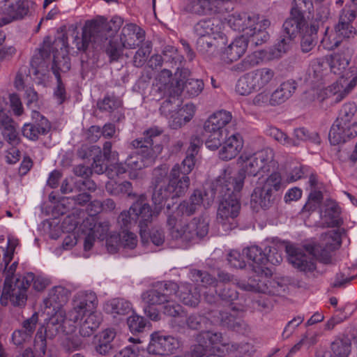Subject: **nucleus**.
Instances as JSON below:
<instances>
[{"label": "nucleus", "instance_id": "obj_1", "mask_svg": "<svg viewBox=\"0 0 357 357\" xmlns=\"http://www.w3.org/2000/svg\"><path fill=\"white\" fill-rule=\"evenodd\" d=\"M227 24L234 31L243 33L234 38L227 47H222L219 52H222V58L227 62L236 61L245 54L249 39L257 46L266 42L269 38L267 29L271 22L259 15L234 13L229 15Z\"/></svg>", "mask_w": 357, "mask_h": 357}, {"label": "nucleus", "instance_id": "obj_2", "mask_svg": "<svg viewBox=\"0 0 357 357\" xmlns=\"http://www.w3.org/2000/svg\"><path fill=\"white\" fill-rule=\"evenodd\" d=\"M160 207L156 206L153 211L149 204L146 202V197L141 195L137 200L132 204L129 210L123 211L118 218V224L122 231L119 234H111L106 238V247L109 253L114 254L121 248L132 250L137 245V236L129 231L137 220L140 227V235L142 243L147 242L145 228L151 222L153 215L159 213Z\"/></svg>", "mask_w": 357, "mask_h": 357}, {"label": "nucleus", "instance_id": "obj_3", "mask_svg": "<svg viewBox=\"0 0 357 357\" xmlns=\"http://www.w3.org/2000/svg\"><path fill=\"white\" fill-rule=\"evenodd\" d=\"M287 245L275 241H267L264 251L257 245H252L243 250V253L252 262L251 264L257 278H250L248 282L239 283L241 289L245 291L271 294L273 291L268 285L270 282L267 275L270 273L268 263L278 265L282 261V252Z\"/></svg>", "mask_w": 357, "mask_h": 357}, {"label": "nucleus", "instance_id": "obj_4", "mask_svg": "<svg viewBox=\"0 0 357 357\" xmlns=\"http://www.w3.org/2000/svg\"><path fill=\"white\" fill-rule=\"evenodd\" d=\"M72 309L67 313L66 324H63L61 330L67 333L74 331L75 324L79 322V333L82 336L89 337L99 327L102 317L96 311L98 300L92 291H79L72 301Z\"/></svg>", "mask_w": 357, "mask_h": 357}, {"label": "nucleus", "instance_id": "obj_5", "mask_svg": "<svg viewBox=\"0 0 357 357\" xmlns=\"http://www.w3.org/2000/svg\"><path fill=\"white\" fill-rule=\"evenodd\" d=\"M341 245L340 229L329 231L321 236L320 244H308L303 248L287 245L286 252L288 261L295 268L303 272H311L315 269L314 258L327 261L329 253Z\"/></svg>", "mask_w": 357, "mask_h": 357}, {"label": "nucleus", "instance_id": "obj_6", "mask_svg": "<svg viewBox=\"0 0 357 357\" xmlns=\"http://www.w3.org/2000/svg\"><path fill=\"white\" fill-rule=\"evenodd\" d=\"M352 51L345 48L343 51L331 54L328 59L331 75L340 76L337 82L322 89L317 98L323 101L327 98L334 96V101L340 102L344 98L357 84V72L348 68Z\"/></svg>", "mask_w": 357, "mask_h": 357}, {"label": "nucleus", "instance_id": "obj_7", "mask_svg": "<svg viewBox=\"0 0 357 357\" xmlns=\"http://www.w3.org/2000/svg\"><path fill=\"white\" fill-rule=\"evenodd\" d=\"M273 158L274 152L269 148L255 153L244 151L238 159L241 169L236 172L230 167H227L219 176V182L229 183L234 190L240 191L243 186L245 174L255 176L261 170L268 171L274 162Z\"/></svg>", "mask_w": 357, "mask_h": 357}, {"label": "nucleus", "instance_id": "obj_8", "mask_svg": "<svg viewBox=\"0 0 357 357\" xmlns=\"http://www.w3.org/2000/svg\"><path fill=\"white\" fill-rule=\"evenodd\" d=\"M161 132L162 130L159 128H151L145 131L144 140L137 139L132 142L131 146L137 149V151L135 154L129 155L126 160L130 178H136L137 171L151 165L161 153L162 148L160 145L152 147V138L160 135Z\"/></svg>", "mask_w": 357, "mask_h": 357}, {"label": "nucleus", "instance_id": "obj_9", "mask_svg": "<svg viewBox=\"0 0 357 357\" xmlns=\"http://www.w3.org/2000/svg\"><path fill=\"white\" fill-rule=\"evenodd\" d=\"M222 26V22L215 17L199 21L194 26L198 51L203 54H218L227 43Z\"/></svg>", "mask_w": 357, "mask_h": 357}, {"label": "nucleus", "instance_id": "obj_10", "mask_svg": "<svg viewBox=\"0 0 357 357\" xmlns=\"http://www.w3.org/2000/svg\"><path fill=\"white\" fill-rule=\"evenodd\" d=\"M31 284L36 291H40L47 287L49 280L33 273L20 276L13 284H8L6 280L0 298L1 303L6 305L10 301L15 306L24 305L27 298L26 291Z\"/></svg>", "mask_w": 357, "mask_h": 357}, {"label": "nucleus", "instance_id": "obj_11", "mask_svg": "<svg viewBox=\"0 0 357 357\" xmlns=\"http://www.w3.org/2000/svg\"><path fill=\"white\" fill-rule=\"evenodd\" d=\"M68 45L63 36L56 38L52 44L50 37L44 39L42 52H52L53 54L52 71L57 79V87L54 92V96L59 104H61L66 99V91L61 82L59 72H67L70 68V59L68 56Z\"/></svg>", "mask_w": 357, "mask_h": 357}, {"label": "nucleus", "instance_id": "obj_12", "mask_svg": "<svg viewBox=\"0 0 357 357\" xmlns=\"http://www.w3.org/2000/svg\"><path fill=\"white\" fill-rule=\"evenodd\" d=\"M202 141L199 137H193L187 151V155L181 165L176 164L171 170V180L166 195H184L190 185L188 174L192 171L195 165V155L197 154Z\"/></svg>", "mask_w": 357, "mask_h": 357}, {"label": "nucleus", "instance_id": "obj_13", "mask_svg": "<svg viewBox=\"0 0 357 357\" xmlns=\"http://www.w3.org/2000/svg\"><path fill=\"white\" fill-rule=\"evenodd\" d=\"M216 190L222 195L220 202L217 220L224 230H231L236 227L235 219L239 214L241 204L238 193L229 183H220L219 178L216 181Z\"/></svg>", "mask_w": 357, "mask_h": 357}, {"label": "nucleus", "instance_id": "obj_14", "mask_svg": "<svg viewBox=\"0 0 357 357\" xmlns=\"http://www.w3.org/2000/svg\"><path fill=\"white\" fill-rule=\"evenodd\" d=\"M123 19L114 16L109 22L102 17L87 22L82 33V45L79 50H85L89 43L100 44L115 33L122 26Z\"/></svg>", "mask_w": 357, "mask_h": 357}, {"label": "nucleus", "instance_id": "obj_15", "mask_svg": "<svg viewBox=\"0 0 357 357\" xmlns=\"http://www.w3.org/2000/svg\"><path fill=\"white\" fill-rule=\"evenodd\" d=\"M102 207V202L97 200L91 202L87 206V211L90 213L91 218L84 220L82 225L85 251L91 250L96 243L104 240L109 231L108 221H99L93 217L101 211Z\"/></svg>", "mask_w": 357, "mask_h": 357}, {"label": "nucleus", "instance_id": "obj_16", "mask_svg": "<svg viewBox=\"0 0 357 357\" xmlns=\"http://www.w3.org/2000/svg\"><path fill=\"white\" fill-rule=\"evenodd\" d=\"M70 291L63 286L59 285L52 287L48 296L44 299V313L48 317V326H54L56 330L66 324V317L63 309V305L68 301Z\"/></svg>", "mask_w": 357, "mask_h": 357}, {"label": "nucleus", "instance_id": "obj_17", "mask_svg": "<svg viewBox=\"0 0 357 357\" xmlns=\"http://www.w3.org/2000/svg\"><path fill=\"white\" fill-rule=\"evenodd\" d=\"M167 225L172 238L183 244L194 241L197 237L203 238L208 231V223L204 218H194L188 223H183L169 215Z\"/></svg>", "mask_w": 357, "mask_h": 357}, {"label": "nucleus", "instance_id": "obj_18", "mask_svg": "<svg viewBox=\"0 0 357 357\" xmlns=\"http://www.w3.org/2000/svg\"><path fill=\"white\" fill-rule=\"evenodd\" d=\"M197 344L191 347L190 351L185 357H203L208 352L217 350L220 346L227 347V353L238 351L239 346L236 344H229L226 342L220 333L210 331L199 333L196 337Z\"/></svg>", "mask_w": 357, "mask_h": 357}, {"label": "nucleus", "instance_id": "obj_19", "mask_svg": "<svg viewBox=\"0 0 357 357\" xmlns=\"http://www.w3.org/2000/svg\"><path fill=\"white\" fill-rule=\"evenodd\" d=\"M286 186L278 172L272 173L265 181H259L252 194V201L258 204L263 209L269 208L273 204V192L280 191Z\"/></svg>", "mask_w": 357, "mask_h": 357}, {"label": "nucleus", "instance_id": "obj_20", "mask_svg": "<svg viewBox=\"0 0 357 357\" xmlns=\"http://www.w3.org/2000/svg\"><path fill=\"white\" fill-rule=\"evenodd\" d=\"M331 76L328 56L317 58L310 62L305 76V82L308 85L314 87L308 92L310 96H313V100L320 101L317 98V95L321 90L326 89L320 88V86L329 80Z\"/></svg>", "mask_w": 357, "mask_h": 357}, {"label": "nucleus", "instance_id": "obj_21", "mask_svg": "<svg viewBox=\"0 0 357 357\" xmlns=\"http://www.w3.org/2000/svg\"><path fill=\"white\" fill-rule=\"evenodd\" d=\"M177 284L169 282L168 283L159 282L152 289L144 292L142 294L143 302L147 305L144 307V312L152 320H157L159 314L158 312H151V306L160 305L164 304L171 296L172 291H175Z\"/></svg>", "mask_w": 357, "mask_h": 357}, {"label": "nucleus", "instance_id": "obj_22", "mask_svg": "<svg viewBox=\"0 0 357 357\" xmlns=\"http://www.w3.org/2000/svg\"><path fill=\"white\" fill-rule=\"evenodd\" d=\"M33 4L30 0H1L0 26L23 19L29 14Z\"/></svg>", "mask_w": 357, "mask_h": 357}, {"label": "nucleus", "instance_id": "obj_23", "mask_svg": "<svg viewBox=\"0 0 357 357\" xmlns=\"http://www.w3.org/2000/svg\"><path fill=\"white\" fill-rule=\"evenodd\" d=\"M214 200L212 193H208L204 189H197L193 191L188 201L182 202L177 208L178 213L191 215L197 211L210 207Z\"/></svg>", "mask_w": 357, "mask_h": 357}, {"label": "nucleus", "instance_id": "obj_24", "mask_svg": "<svg viewBox=\"0 0 357 357\" xmlns=\"http://www.w3.org/2000/svg\"><path fill=\"white\" fill-rule=\"evenodd\" d=\"M180 346L181 342L178 338L155 331L151 335L147 351L149 354L156 355H169L174 353Z\"/></svg>", "mask_w": 357, "mask_h": 357}, {"label": "nucleus", "instance_id": "obj_25", "mask_svg": "<svg viewBox=\"0 0 357 357\" xmlns=\"http://www.w3.org/2000/svg\"><path fill=\"white\" fill-rule=\"evenodd\" d=\"M169 169L166 165H161L158 168L154 169L153 176L155 178V186L153 193V202L155 206H160L162 202L169 198H176L181 196L174 195L173 193L166 196V191L169 190L171 180V172L169 173L168 183L166 185L165 180L168 174Z\"/></svg>", "mask_w": 357, "mask_h": 357}, {"label": "nucleus", "instance_id": "obj_26", "mask_svg": "<svg viewBox=\"0 0 357 357\" xmlns=\"http://www.w3.org/2000/svg\"><path fill=\"white\" fill-rule=\"evenodd\" d=\"M6 105L5 98L0 96V130L4 134L5 139L10 144L15 146L20 143V137L17 131V124L8 114Z\"/></svg>", "mask_w": 357, "mask_h": 357}, {"label": "nucleus", "instance_id": "obj_27", "mask_svg": "<svg viewBox=\"0 0 357 357\" xmlns=\"http://www.w3.org/2000/svg\"><path fill=\"white\" fill-rule=\"evenodd\" d=\"M159 89L161 90L168 91L169 94L174 96H179L183 91H185L186 94L190 98L197 96L204 89V83L201 79L189 78L186 81L183 79L177 80L174 84L170 81L165 83L164 86H160Z\"/></svg>", "mask_w": 357, "mask_h": 357}, {"label": "nucleus", "instance_id": "obj_28", "mask_svg": "<svg viewBox=\"0 0 357 357\" xmlns=\"http://www.w3.org/2000/svg\"><path fill=\"white\" fill-rule=\"evenodd\" d=\"M31 119L34 123H24L22 131L26 138L36 141L41 135L47 134L51 126L49 121L35 109H33L31 112Z\"/></svg>", "mask_w": 357, "mask_h": 357}, {"label": "nucleus", "instance_id": "obj_29", "mask_svg": "<svg viewBox=\"0 0 357 357\" xmlns=\"http://www.w3.org/2000/svg\"><path fill=\"white\" fill-rule=\"evenodd\" d=\"M357 136V122H334L329 132L333 145L344 143Z\"/></svg>", "mask_w": 357, "mask_h": 357}, {"label": "nucleus", "instance_id": "obj_30", "mask_svg": "<svg viewBox=\"0 0 357 357\" xmlns=\"http://www.w3.org/2000/svg\"><path fill=\"white\" fill-rule=\"evenodd\" d=\"M172 79V73L167 69H165L161 71L158 76V79L156 81L155 87H157V90H158L161 93L164 95L169 96L172 99H167L162 102L160 111V113L165 115L167 117H169L172 113L176 111V107L179 105V100L176 98L177 96L170 95L167 90L166 91L165 90H161L159 89L160 86H164L165 83H168V81H171Z\"/></svg>", "mask_w": 357, "mask_h": 357}, {"label": "nucleus", "instance_id": "obj_31", "mask_svg": "<svg viewBox=\"0 0 357 357\" xmlns=\"http://www.w3.org/2000/svg\"><path fill=\"white\" fill-rule=\"evenodd\" d=\"M144 31L132 23L126 24L121 30L120 41L125 49H135L144 40Z\"/></svg>", "mask_w": 357, "mask_h": 357}, {"label": "nucleus", "instance_id": "obj_32", "mask_svg": "<svg viewBox=\"0 0 357 357\" xmlns=\"http://www.w3.org/2000/svg\"><path fill=\"white\" fill-rule=\"evenodd\" d=\"M243 140L239 133L235 132L226 137L219 151V157L223 160L234 158L242 150Z\"/></svg>", "mask_w": 357, "mask_h": 357}, {"label": "nucleus", "instance_id": "obj_33", "mask_svg": "<svg viewBox=\"0 0 357 357\" xmlns=\"http://www.w3.org/2000/svg\"><path fill=\"white\" fill-rule=\"evenodd\" d=\"M309 26L301 11L297 9H291L290 16L283 24L285 33L289 38H294L299 33L305 31V27Z\"/></svg>", "mask_w": 357, "mask_h": 357}, {"label": "nucleus", "instance_id": "obj_34", "mask_svg": "<svg viewBox=\"0 0 357 357\" xmlns=\"http://www.w3.org/2000/svg\"><path fill=\"white\" fill-rule=\"evenodd\" d=\"M232 115L226 110H220L212 114L206 120L204 124L205 132H220L227 131L225 126L231 121Z\"/></svg>", "mask_w": 357, "mask_h": 357}, {"label": "nucleus", "instance_id": "obj_35", "mask_svg": "<svg viewBox=\"0 0 357 357\" xmlns=\"http://www.w3.org/2000/svg\"><path fill=\"white\" fill-rule=\"evenodd\" d=\"M272 60L268 50H257L247 55L241 62L232 67L235 71L243 72L261 63Z\"/></svg>", "mask_w": 357, "mask_h": 357}, {"label": "nucleus", "instance_id": "obj_36", "mask_svg": "<svg viewBox=\"0 0 357 357\" xmlns=\"http://www.w3.org/2000/svg\"><path fill=\"white\" fill-rule=\"evenodd\" d=\"M340 214V210L336 202L328 200L325 204L324 209L321 211L320 217L325 226L333 227L341 224Z\"/></svg>", "mask_w": 357, "mask_h": 357}, {"label": "nucleus", "instance_id": "obj_37", "mask_svg": "<svg viewBox=\"0 0 357 357\" xmlns=\"http://www.w3.org/2000/svg\"><path fill=\"white\" fill-rule=\"evenodd\" d=\"M357 8L354 5L346 6L341 11L339 17L337 26L338 31H344V34L352 36L354 31V27L352 22L356 18Z\"/></svg>", "mask_w": 357, "mask_h": 357}, {"label": "nucleus", "instance_id": "obj_38", "mask_svg": "<svg viewBox=\"0 0 357 357\" xmlns=\"http://www.w3.org/2000/svg\"><path fill=\"white\" fill-rule=\"evenodd\" d=\"M344 33L345 31L343 30L338 31L337 26L334 29L326 28L321 40V46L327 50H334L340 45L344 39L351 36L349 34L346 35Z\"/></svg>", "mask_w": 357, "mask_h": 357}, {"label": "nucleus", "instance_id": "obj_39", "mask_svg": "<svg viewBox=\"0 0 357 357\" xmlns=\"http://www.w3.org/2000/svg\"><path fill=\"white\" fill-rule=\"evenodd\" d=\"M176 296L183 302L184 305L189 306H196L200 300V292L197 291V288L192 291L190 284L188 283H182L179 286L177 285L176 290Z\"/></svg>", "mask_w": 357, "mask_h": 357}, {"label": "nucleus", "instance_id": "obj_40", "mask_svg": "<svg viewBox=\"0 0 357 357\" xmlns=\"http://www.w3.org/2000/svg\"><path fill=\"white\" fill-rule=\"evenodd\" d=\"M251 73L258 90L270 85L275 77L274 70L267 67L253 70Z\"/></svg>", "mask_w": 357, "mask_h": 357}, {"label": "nucleus", "instance_id": "obj_41", "mask_svg": "<svg viewBox=\"0 0 357 357\" xmlns=\"http://www.w3.org/2000/svg\"><path fill=\"white\" fill-rule=\"evenodd\" d=\"M319 26V22H314L310 24V26L305 27V31L302 33L301 41V47L303 52L307 53L314 47Z\"/></svg>", "mask_w": 357, "mask_h": 357}, {"label": "nucleus", "instance_id": "obj_42", "mask_svg": "<svg viewBox=\"0 0 357 357\" xmlns=\"http://www.w3.org/2000/svg\"><path fill=\"white\" fill-rule=\"evenodd\" d=\"M105 310L114 317L128 314L132 310L129 301L121 298H114L106 303Z\"/></svg>", "mask_w": 357, "mask_h": 357}, {"label": "nucleus", "instance_id": "obj_43", "mask_svg": "<svg viewBox=\"0 0 357 357\" xmlns=\"http://www.w3.org/2000/svg\"><path fill=\"white\" fill-rule=\"evenodd\" d=\"M236 92L241 96H248L254 91L258 90L254 77L250 72L245 73L238 79L236 87Z\"/></svg>", "mask_w": 357, "mask_h": 357}, {"label": "nucleus", "instance_id": "obj_44", "mask_svg": "<svg viewBox=\"0 0 357 357\" xmlns=\"http://www.w3.org/2000/svg\"><path fill=\"white\" fill-rule=\"evenodd\" d=\"M295 87L289 82L282 83L278 89L274 91L271 96L272 106L284 102L294 92Z\"/></svg>", "mask_w": 357, "mask_h": 357}, {"label": "nucleus", "instance_id": "obj_45", "mask_svg": "<svg viewBox=\"0 0 357 357\" xmlns=\"http://www.w3.org/2000/svg\"><path fill=\"white\" fill-rule=\"evenodd\" d=\"M218 320L215 321L220 324L232 329L236 330L241 324V313L232 310L231 312H221L219 313Z\"/></svg>", "mask_w": 357, "mask_h": 357}, {"label": "nucleus", "instance_id": "obj_46", "mask_svg": "<svg viewBox=\"0 0 357 357\" xmlns=\"http://www.w3.org/2000/svg\"><path fill=\"white\" fill-rule=\"evenodd\" d=\"M106 190L112 195L126 194L130 198L136 197V194L132 192V185L130 182L124 181L117 183L112 181L106 183Z\"/></svg>", "mask_w": 357, "mask_h": 357}, {"label": "nucleus", "instance_id": "obj_47", "mask_svg": "<svg viewBox=\"0 0 357 357\" xmlns=\"http://www.w3.org/2000/svg\"><path fill=\"white\" fill-rule=\"evenodd\" d=\"M335 122H357V107L354 103L344 104Z\"/></svg>", "mask_w": 357, "mask_h": 357}, {"label": "nucleus", "instance_id": "obj_48", "mask_svg": "<svg viewBox=\"0 0 357 357\" xmlns=\"http://www.w3.org/2000/svg\"><path fill=\"white\" fill-rule=\"evenodd\" d=\"M266 134L273 138L280 144L287 146H296L297 143L289 138L284 132L273 126H268L266 130Z\"/></svg>", "mask_w": 357, "mask_h": 357}, {"label": "nucleus", "instance_id": "obj_49", "mask_svg": "<svg viewBox=\"0 0 357 357\" xmlns=\"http://www.w3.org/2000/svg\"><path fill=\"white\" fill-rule=\"evenodd\" d=\"M190 278L195 281L198 282L200 280L203 286L208 285L210 287V289L211 288H215L217 285V281L215 278L211 276L206 272H202L199 270H192L190 272Z\"/></svg>", "mask_w": 357, "mask_h": 357}, {"label": "nucleus", "instance_id": "obj_50", "mask_svg": "<svg viewBox=\"0 0 357 357\" xmlns=\"http://www.w3.org/2000/svg\"><path fill=\"white\" fill-rule=\"evenodd\" d=\"M151 45L146 42L144 45L139 48L133 57V63L137 67L142 66L146 61L151 52Z\"/></svg>", "mask_w": 357, "mask_h": 357}, {"label": "nucleus", "instance_id": "obj_51", "mask_svg": "<svg viewBox=\"0 0 357 357\" xmlns=\"http://www.w3.org/2000/svg\"><path fill=\"white\" fill-rule=\"evenodd\" d=\"M331 348L337 357H347L351 352V344L348 340H337L332 343Z\"/></svg>", "mask_w": 357, "mask_h": 357}, {"label": "nucleus", "instance_id": "obj_52", "mask_svg": "<svg viewBox=\"0 0 357 357\" xmlns=\"http://www.w3.org/2000/svg\"><path fill=\"white\" fill-rule=\"evenodd\" d=\"M207 135L206 146L211 151L217 150L222 144V136L224 132H205Z\"/></svg>", "mask_w": 357, "mask_h": 357}, {"label": "nucleus", "instance_id": "obj_53", "mask_svg": "<svg viewBox=\"0 0 357 357\" xmlns=\"http://www.w3.org/2000/svg\"><path fill=\"white\" fill-rule=\"evenodd\" d=\"M291 38H282L272 49L268 50L272 60L281 57L290 49Z\"/></svg>", "mask_w": 357, "mask_h": 357}, {"label": "nucleus", "instance_id": "obj_54", "mask_svg": "<svg viewBox=\"0 0 357 357\" xmlns=\"http://www.w3.org/2000/svg\"><path fill=\"white\" fill-rule=\"evenodd\" d=\"M127 324L132 333L141 332L146 326V320L141 316L132 314L128 318Z\"/></svg>", "mask_w": 357, "mask_h": 357}, {"label": "nucleus", "instance_id": "obj_55", "mask_svg": "<svg viewBox=\"0 0 357 357\" xmlns=\"http://www.w3.org/2000/svg\"><path fill=\"white\" fill-rule=\"evenodd\" d=\"M163 312L165 314L171 317H181L183 314L181 306L175 303L170 296L164 303Z\"/></svg>", "mask_w": 357, "mask_h": 357}, {"label": "nucleus", "instance_id": "obj_56", "mask_svg": "<svg viewBox=\"0 0 357 357\" xmlns=\"http://www.w3.org/2000/svg\"><path fill=\"white\" fill-rule=\"evenodd\" d=\"M10 107L15 116H20L24 114V109L20 96L15 93L9 94Z\"/></svg>", "mask_w": 357, "mask_h": 357}, {"label": "nucleus", "instance_id": "obj_57", "mask_svg": "<svg viewBox=\"0 0 357 357\" xmlns=\"http://www.w3.org/2000/svg\"><path fill=\"white\" fill-rule=\"evenodd\" d=\"M144 353V349L139 346H128L115 354L114 357H143Z\"/></svg>", "mask_w": 357, "mask_h": 357}, {"label": "nucleus", "instance_id": "obj_58", "mask_svg": "<svg viewBox=\"0 0 357 357\" xmlns=\"http://www.w3.org/2000/svg\"><path fill=\"white\" fill-rule=\"evenodd\" d=\"M18 245V240L13 237H8L7 247L3 257V261L8 264L13 259L14 252Z\"/></svg>", "mask_w": 357, "mask_h": 357}, {"label": "nucleus", "instance_id": "obj_59", "mask_svg": "<svg viewBox=\"0 0 357 357\" xmlns=\"http://www.w3.org/2000/svg\"><path fill=\"white\" fill-rule=\"evenodd\" d=\"M271 99V93L266 91H263L253 98L252 104L257 107L272 106V100Z\"/></svg>", "mask_w": 357, "mask_h": 357}, {"label": "nucleus", "instance_id": "obj_60", "mask_svg": "<svg viewBox=\"0 0 357 357\" xmlns=\"http://www.w3.org/2000/svg\"><path fill=\"white\" fill-rule=\"evenodd\" d=\"M228 263L236 268H243L245 266V262L241 253L237 250L231 251L227 257Z\"/></svg>", "mask_w": 357, "mask_h": 357}, {"label": "nucleus", "instance_id": "obj_61", "mask_svg": "<svg viewBox=\"0 0 357 357\" xmlns=\"http://www.w3.org/2000/svg\"><path fill=\"white\" fill-rule=\"evenodd\" d=\"M146 234L147 242L144 243V244L149 243V238L157 246L162 245L165 241V234L160 229H153L150 234H148L146 231Z\"/></svg>", "mask_w": 357, "mask_h": 357}, {"label": "nucleus", "instance_id": "obj_62", "mask_svg": "<svg viewBox=\"0 0 357 357\" xmlns=\"http://www.w3.org/2000/svg\"><path fill=\"white\" fill-rule=\"evenodd\" d=\"M24 98L26 105L29 108H36L38 105V96L37 92L31 87L25 89Z\"/></svg>", "mask_w": 357, "mask_h": 357}, {"label": "nucleus", "instance_id": "obj_63", "mask_svg": "<svg viewBox=\"0 0 357 357\" xmlns=\"http://www.w3.org/2000/svg\"><path fill=\"white\" fill-rule=\"evenodd\" d=\"M169 126L173 129H178L189 121H185V116L178 114V109L176 110L168 117Z\"/></svg>", "mask_w": 357, "mask_h": 357}, {"label": "nucleus", "instance_id": "obj_64", "mask_svg": "<svg viewBox=\"0 0 357 357\" xmlns=\"http://www.w3.org/2000/svg\"><path fill=\"white\" fill-rule=\"evenodd\" d=\"M37 322L38 314L34 313L30 318L23 322L22 328L21 329L31 336L36 329Z\"/></svg>", "mask_w": 357, "mask_h": 357}]
</instances>
